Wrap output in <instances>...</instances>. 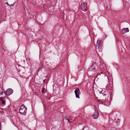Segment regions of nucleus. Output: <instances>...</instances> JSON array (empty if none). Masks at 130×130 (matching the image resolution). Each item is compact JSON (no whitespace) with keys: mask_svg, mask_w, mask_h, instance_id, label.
<instances>
[{"mask_svg":"<svg viewBox=\"0 0 130 130\" xmlns=\"http://www.w3.org/2000/svg\"><path fill=\"white\" fill-rule=\"evenodd\" d=\"M69 120H72V119H71V118L70 117H69Z\"/></svg>","mask_w":130,"mask_h":130,"instance_id":"nucleus-16","label":"nucleus"},{"mask_svg":"<svg viewBox=\"0 0 130 130\" xmlns=\"http://www.w3.org/2000/svg\"><path fill=\"white\" fill-rule=\"evenodd\" d=\"M129 31L128 28H126L125 29H122L121 32L122 34H124L125 33L128 32Z\"/></svg>","mask_w":130,"mask_h":130,"instance_id":"nucleus-7","label":"nucleus"},{"mask_svg":"<svg viewBox=\"0 0 130 130\" xmlns=\"http://www.w3.org/2000/svg\"><path fill=\"white\" fill-rule=\"evenodd\" d=\"M1 101H2V103L3 104H5V102L4 101L3 99V98L2 99V100H1Z\"/></svg>","mask_w":130,"mask_h":130,"instance_id":"nucleus-10","label":"nucleus"},{"mask_svg":"<svg viewBox=\"0 0 130 130\" xmlns=\"http://www.w3.org/2000/svg\"><path fill=\"white\" fill-rule=\"evenodd\" d=\"M103 91H99V92L100 94H103V93H102Z\"/></svg>","mask_w":130,"mask_h":130,"instance_id":"nucleus-14","label":"nucleus"},{"mask_svg":"<svg viewBox=\"0 0 130 130\" xmlns=\"http://www.w3.org/2000/svg\"><path fill=\"white\" fill-rule=\"evenodd\" d=\"M81 8L82 10L84 11H86L87 10V7L86 3L84 2L81 4Z\"/></svg>","mask_w":130,"mask_h":130,"instance_id":"nucleus-4","label":"nucleus"},{"mask_svg":"<svg viewBox=\"0 0 130 130\" xmlns=\"http://www.w3.org/2000/svg\"><path fill=\"white\" fill-rule=\"evenodd\" d=\"M103 94V96H105L106 95V94Z\"/></svg>","mask_w":130,"mask_h":130,"instance_id":"nucleus-18","label":"nucleus"},{"mask_svg":"<svg viewBox=\"0 0 130 130\" xmlns=\"http://www.w3.org/2000/svg\"><path fill=\"white\" fill-rule=\"evenodd\" d=\"M74 92L76 97L78 98H79V95L80 94V92L78 88H77L75 90Z\"/></svg>","mask_w":130,"mask_h":130,"instance_id":"nucleus-3","label":"nucleus"},{"mask_svg":"<svg viewBox=\"0 0 130 130\" xmlns=\"http://www.w3.org/2000/svg\"><path fill=\"white\" fill-rule=\"evenodd\" d=\"M13 92V90L11 89L8 88L7 89L4 93L7 95L9 96Z\"/></svg>","mask_w":130,"mask_h":130,"instance_id":"nucleus-6","label":"nucleus"},{"mask_svg":"<svg viewBox=\"0 0 130 130\" xmlns=\"http://www.w3.org/2000/svg\"><path fill=\"white\" fill-rule=\"evenodd\" d=\"M92 65L91 66L90 68L88 69L89 71H95L97 67L96 65L95 62H93L92 63Z\"/></svg>","mask_w":130,"mask_h":130,"instance_id":"nucleus-2","label":"nucleus"},{"mask_svg":"<svg viewBox=\"0 0 130 130\" xmlns=\"http://www.w3.org/2000/svg\"><path fill=\"white\" fill-rule=\"evenodd\" d=\"M1 126V123L0 122V127Z\"/></svg>","mask_w":130,"mask_h":130,"instance_id":"nucleus-20","label":"nucleus"},{"mask_svg":"<svg viewBox=\"0 0 130 130\" xmlns=\"http://www.w3.org/2000/svg\"><path fill=\"white\" fill-rule=\"evenodd\" d=\"M101 40H98L97 41L96 45L98 47V49H99V48L101 46Z\"/></svg>","mask_w":130,"mask_h":130,"instance_id":"nucleus-8","label":"nucleus"},{"mask_svg":"<svg viewBox=\"0 0 130 130\" xmlns=\"http://www.w3.org/2000/svg\"><path fill=\"white\" fill-rule=\"evenodd\" d=\"M99 50V51H101L102 50L100 48V49Z\"/></svg>","mask_w":130,"mask_h":130,"instance_id":"nucleus-17","label":"nucleus"},{"mask_svg":"<svg viewBox=\"0 0 130 130\" xmlns=\"http://www.w3.org/2000/svg\"><path fill=\"white\" fill-rule=\"evenodd\" d=\"M94 107L95 112L94 113L93 115L92 116L94 119H96L98 118L99 115V113L98 111L96 110V107H95V106H94Z\"/></svg>","mask_w":130,"mask_h":130,"instance_id":"nucleus-5","label":"nucleus"},{"mask_svg":"<svg viewBox=\"0 0 130 130\" xmlns=\"http://www.w3.org/2000/svg\"><path fill=\"white\" fill-rule=\"evenodd\" d=\"M7 5H8V6H10V5H9V4L7 2H6V3Z\"/></svg>","mask_w":130,"mask_h":130,"instance_id":"nucleus-15","label":"nucleus"},{"mask_svg":"<svg viewBox=\"0 0 130 130\" xmlns=\"http://www.w3.org/2000/svg\"><path fill=\"white\" fill-rule=\"evenodd\" d=\"M42 93H45L46 92V90L45 88H43L42 90Z\"/></svg>","mask_w":130,"mask_h":130,"instance_id":"nucleus-9","label":"nucleus"},{"mask_svg":"<svg viewBox=\"0 0 130 130\" xmlns=\"http://www.w3.org/2000/svg\"><path fill=\"white\" fill-rule=\"evenodd\" d=\"M3 91H1V90H0V95H3Z\"/></svg>","mask_w":130,"mask_h":130,"instance_id":"nucleus-11","label":"nucleus"},{"mask_svg":"<svg viewBox=\"0 0 130 130\" xmlns=\"http://www.w3.org/2000/svg\"><path fill=\"white\" fill-rule=\"evenodd\" d=\"M2 98H3H3H2V97H1V100H2Z\"/></svg>","mask_w":130,"mask_h":130,"instance_id":"nucleus-19","label":"nucleus"},{"mask_svg":"<svg viewBox=\"0 0 130 130\" xmlns=\"http://www.w3.org/2000/svg\"><path fill=\"white\" fill-rule=\"evenodd\" d=\"M27 108L24 104L22 105L20 107L19 110V113L21 114L25 115L27 112Z\"/></svg>","mask_w":130,"mask_h":130,"instance_id":"nucleus-1","label":"nucleus"},{"mask_svg":"<svg viewBox=\"0 0 130 130\" xmlns=\"http://www.w3.org/2000/svg\"><path fill=\"white\" fill-rule=\"evenodd\" d=\"M67 119L68 120V122L69 123H70L71 122L70 121V120H69L68 118H67Z\"/></svg>","mask_w":130,"mask_h":130,"instance_id":"nucleus-13","label":"nucleus"},{"mask_svg":"<svg viewBox=\"0 0 130 130\" xmlns=\"http://www.w3.org/2000/svg\"><path fill=\"white\" fill-rule=\"evenodd\" d=\"M16 3V2L15 1V2L13 4H12V5H10V6H13L15 4V3Z\"/></svg>","mask_w":130,"mask_h":130,"instance_id":"nucleus-12","label":"nucleus"}]
</instances>
